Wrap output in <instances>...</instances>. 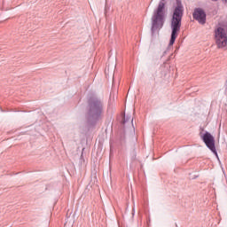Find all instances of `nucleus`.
<instances>
[{
  "mask_svg": "<svg viewBox=\"0 0 227 227\" xmlns=\"http://www.w3.org/2000/svg\"><path fill=\"white\" fill-rule=\"evenodd\" d=\"M182 17H184V5L179 3L174 10L170 21V27L172 31L168 43L170 47L175 43V41L178 37V33H180V29L182 27Z\"/></svg>",
  "mask_w": 227,
  "mask_h": 227,
  "instance_id": "f257e3e1",
  "label": "nucleus"
},
{
  "mask_svg": "<svg viewBox=\"0 0 227 227\" xmlns=\"http://www.w3.org/2000/svg\"><path fill=\"white\" fill-rule=\"evenodd\" d=\"M104 113V103L98 98H90L89 100V110L87 120L90 123H97Z\"/></svg>",
  "mask_w": 227,
  "mask_h": 227,
  "instance_id": "f03ea898",
  "label": "nucleus"
},
{
  "mask_svg": "<svg viewBox=\"0 0 227 227\" xmlns=\"http://www.w3.org/2000/svg\"><path fill=\"white\" fill-rule=\"evenodd\" d=\"M164 10H166V4L160 1L159 3L157 9L153 11L152 20H152L151 31L153 34L155 33L157 29H161L162 26H164V19L166 15Z\"/></svg>",
  "mask_w": 227,
  "mask_h": 227,
  "instance_id": "7ed1b4c3",
  "label": "nucleus"
},
{
  "mask_svg": "<svg viewBox=\"0 0 227 227\" xmlns=\"http://www.w3.org/2000/svg\"><path fill=\"white\" fill-rule=\"evenodd\" d=\"M215 40L218 49H224L227 45V26H220L215 29Z\"/></svg>",
  "mask_w": 227,
  "mask_h": 227,
  "instance_id": "20e7f679",
  "label": "nucleus"
},
{
  "mask_svg": "<svg viewBox=\"0 0 227 227\" xmlns=\"http://www.w3.org/2000/svg\"><path fill=\"white\" fill-rule=\"evenodd\" d=\"M200 137L206 146L217 156V151L215 150V139L214 138V136L207 131L205 134L201 135Z\"/></svg>",
  "mask_w": 227,
  "mask_h": 227,
  "instance_id": "39448f33",
  "label": "nucleus"
},
{
  "mask_svg": "<svg viewBox=\"0 0 227 227\" xmlns=\"http://www.w3.org/2000/svg\"><path fill=\"white\" fill-rule=\"evenodd\" d=\"M192 17L195 20L199 22V24H206L207 22V13L201 8H195Z\"/></svg>",
  "mask_w": 227,
  "mask_h": 227,
  "instance_id": "423d86ee",
  "label": "nucleus"
},
{
  "mask_svg": "<svg viewBox=\"0 0 227 227\" xmlns=\"http://www.w3.org/2000/svg\"><path fill=\"white\" fill-rule=\"evenodd\" d=\"M129 120H130V118H129V117L125 118L124 117V119L122 121V125H125V123H127Z\"/></svg>",
  "mask_w": 227,
  "mask_h": 227,
  "instance_id": "0eeeda50",
  "label": "nucleus"
},
{
  "mask_svg": "<svg viewBox=\"0 0 227 227\" xmlns=\"http://www.w3.org/2000/svg\"><path fill=\"white\" fill-rule=\"evenodd\" d=\"M211 1H219V0H211ZM224 3H227V0H223Z\"/></svg>",
  "mask_w": 227,
  "mask_h": 227,
  "instance_id": "6e6552de",
  "label": "nucleus"
},
{
  "mask_svg": "<svg viewBox=\"0 0 227 227\" xmlns=\"http://www.w3.org/2000/svg\"><path fill=\"white\" fill-rule=\"evenodd\" d=\"M133 121H134V119H131V123H132Z\"/></svg>",
  "mask_w": 227,
  "mask_h": 227,
  "instance_id": "1a4fd4ad",
  "label": "nucleus"
}]
</instances>
